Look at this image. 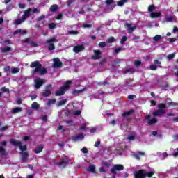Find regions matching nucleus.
Instances as JSON below:
<instances>
[{"label": "nucleus", "instance_id": "obj_1", "mask_svg": "<svg viewBox=\"0 0 178 178\" xmlns=\"http://www.w3.org/2000/svg\"><path fill=\"white\" fill-rule=\"evenodd\" d=\"M30 67H35L31 71V74L33 76H34L36 73H38L39 76H44V74H47V73H48L47 68H42V64L40 63V61L38 60L32 62L30 65Z\"/></svg>", "mask_w": 178, "mask_h": 178}, {"label": "nucleus", "instance_id": "obj_2", "mask_svg": "<svg viewBox=\"0 0 178 178\" xmlns=\"http://www.w3.org/2000/svg\"><path fill=\"white\" fill-rule=\"evenodd\" d=\"M134 175L135 178H145V177L151 178L152 177V176H154V172L152 171L147 172H145V170L141 169L135 172Z\"/></svg>", "mask_w": 178, "mask_h": 178}, {"label": "nucleus", "instance_id": "obj_3", "mask_svg": "<svg viewBox=\"0 0 178 178\" xmlns=\"http://www.w3.org/2000/svg\"><path fill=\"white\" fill-rule=\"evenodd\" d=\"M70 84H72V81L68 80L65 81L64 85L60 88V90L56 92V97H60L64 95L65 92H66V91L70 88Z\"/></svg>", "mask_w": 178, "mask_h": 178}, {"label": "nucleus", "instance_id": "obj_4", "mask_svg": "<svg viewBox=\"0 0 178 178\" xmlns=\"http://www.w3.org/2000/svg\"><path fill=\"white\" fill-rule=\"evenodd\" d=\"M10 144H11V145L13 147H19V149L21 151L20 152H26V150L27 149V145H22L23 142L20 140L17 141L15 139H10Z\"/></svg>", "mask_w": 178, "mask_h": 178}, {"label": "nucleus", "instance_id": "obj_5", "mask_svg": "<svg viewBox=\"0 0 178 178\" xmlns=\"http://www.w3.org/2000/svg\"><path fill=\"white\" fill-rule=\"evenodd\" d=\"M56 41L58 42V39H56V38H50V39H47L44 42V44H49V45L47 47V49H49V51L55 50V44L54 43Z\"/></svg>", "mask_w": 178, "mask_h": 178}, {"label": "nucleus", "instance_id": "obj_6", "mask_svg": "<svg viewBox=\"0 0 178 178\" xmlns=\"http://www.w3.org/2000/svg\"><path fill=\"white\" fill-rule=\"evenodd\" d=\"M124 169V166L122 164H115L111 170L112 175H117L118 172H120Z\"/></svg>", "mask_w": 178, "mask_h": 178}, {"label": "nucleus", "instance_id": "obj_7", "mask_svg": "<svg viewBox=\"0 0 178 178\" xmlns=\"http://www.w3.org/2000/svg\"><path fill=\"white\" fill-rule=\"evenodd\" d=\"M45 88L46 90H44L42 93V97H44V98H47V97H49V95L52 94V85L51 84L47 85L45 87Z\"/></svg>", "mask_w": 178, "mask_h": 178}, {"label": "nucleus", "instance_id": "obj_8", "mask_svg": "<svg viewBox=\"0 0 178 178\" xmlns=\"http://www.w3.org/2000/svg\"><path fill=\"white\" fill-rule=\"evenodd\" d=\"M124 27L126 30L128 31L129 34H133V33L134 32V30L137 29V26H132L131 24H129V23H125Z\"/></svg>", "mask_w": 178, "mask_h": 178}, {"label": "nucleus", "instance_id": "obj_9", "mask_svg": "<svg viewBox=\"0 0 178 178\" xmlns=\"http://www.w3.org/2000/svg\"><path fill=\"white\" fill-rule=\"evenodd\" d=\"M93 52L95 54L91 57V59H92V60H98L101 59V55H102L101 50H94Z\"/></svg>", "mask_w": 178, "mask_h": 178}, {"label": "nucleus", "instance_id": "obj_10", "mask_svg": "<svg viewBox=\"0 0 178 178\" xmlns=\"http://www.w3.org/2000/svg\"><path fill=\"white\" fill-rule=\"evenodd\" d=\"M84 49H86L84 44H76L73 47V52H75V54H79V52L84 51Z\"/></svg>", "mask_w": 178, "mask_h": 178}, {"label": "nucleus", "instance_id": "obj_11", "mask_svg": "<svg viewBox=\"0 0 178 178\" xmlns=\"http://www.w3.org/2000/svg\"><path fill=\"white\" fill-rule=\"evenodd\" d=\"M44 83H45V81H44V79H41V78H38L35 80V88L38 90L41 88L42 86L44 85Z\"/></svg>", "mask_w": 178, "mask_h": 178}, {"label": "nucleus", "instance_id": "obj_12", "mask_svg": "<svg viewBox=\"0 0 178 178\" xmlns=\"http://www.w3.org/2000/svg\"><path fill=\"white\" fill-rule=\"evenodd\" d=\"M19 155H22L21 161L22 163H26L27 161H29V152H20Z\"/></svg>", "mask_w": 178, "mask_h": 178}, {"label": "nucleus", "instance_id": "obj_13", "mask_svg": "<svg viewBox=\"0 0 178 178\" xmlns=\"http://www.w3.org/2000/svg\"><path fill=\"white\" fill-rule=\"evenodd\" d=\"M63 66V63L60 61L59 58H54V64H53V67L54 69H58L59 67H62Z\"/></svg>", "mask_w": 178, "mask_h": 178}, {"label": "nucleus", "instance_id": "obj_14", "mask_svg": "<svg viewBox=\"0 0 178 178\" xmlns=\"http://www.w3.org/2000/svg\"><path fill=\"white\" fill-rule=\"evenodd\" d=\"M166 113V111L165 109H159L156 111L153 112V116H162V115Z\"/></svg>", "mask_w": 178, "mask_h": 178}, {"label": "nucleus", "instance_id": "obj_15", "mask_svg": "<svg viewBox=\"0 0 178 178\" xmlns=\"http://www.w3.org/2000/svg\"><path fill=\"white\" fill-rule=\"evenodd\" d=\"M84 91H87V88H83V89H81L80 90H73L72 92V95H74V97H77V95H79V94H82V92H84Z\"/></svg>", "mask_w": 178, "mask_h": 178}, {"label": "nucleus", "instance_id": "obj_16", "mask_svg": "<svg viewBox=\"0 0 178 178\" xmlns=\"http://www.w3.org/2000/svg\"><path fill=\"white\" fill-rule=\"evenodd\" d=\"M56 165L60 168H66V166L69 165V160L67 159L65 161H62L60 162L57 163Z\"/></svg>", "mask_w": 178, "mask_h": 178}, {"label": "nucleus", "instance_id": "obj_17", "mask_svg": "<svg viewBox=\"0 0 178 178\" xmlns=\"http://www.w3.org/2000/svg\"><path fill=\"white\" fill-rule=\"evenodd\" d=\"M161 16H162L161 12H153L150 13V17L152 19H158V17H161Z\"/></svg>", "mask_w": 178, "mask_h": 178}, {"label": "nucleus", "instance_id": "obj_18", "mask_svg": "<svg viewBox=\"0 0 178 178\" xmlns=\"http://www.w3.org/2000/svg\"><path fill=\"white\" fill-rule=\"evenodd\" d=\"M84 138V134L83 133L76 135L75 137L72 138V141H79V140H83Z\"/></svg>", "mask_w": 178, "mask_h": 178}, {"label": "nucleus", "instance_id": "obj_19", "mask_svg": "<svg viewBox=\"0 0 178 178\" xmlns=\"http://www.w3.org/2000/svg\"><path fill=\"white\" fill-rule=\"evenodd\" d=\"M44 150V146L43 145H39L37 146L36 148L34 149L35 154H40V152H42Z\"/></svg>", "mask_w": 178, "mask_h": 178}, {"label": "nucleus", "instance_id": "obj_20", "mask_svg": "<svg viewBox=\"0 0 178 178\" xmlns=\"http://www.w3.org/2000/svg\"><path fill=\"white\" fill-rule=\"evenodd\" d=\"M10 51H12V47H2L1 49V52H2V54H6V52H10Z\"/></svg>", "mask_w": 178, "mask_h": 178}, {"label": "nucleus", "instance_id": "obj_21", "mask_svg": "<svg viewBox=\"0 0 178 178\" xmlns=\"http://www.w3.org/2000/svg\"><path fill=\"white\" fill-rule=\"evenodd\" d=\"M30 12H31V8H28L26 10L24 11V15H22V17L26 20L27 17L30 16Z\"/></svg>", "mask_w": 178, "mask_h": 178}, {"label": "nucleus", "instance_id": "obj_22", "mask_svg": "<svg viewBox=\"0 0 178 178\" xmlns=\"http://www.w3.org/2000/svg\"><path fill=\"white\" fill-rule=\"evenodd\" d=\"M134 113V110H129V111L124 112L122 114V118H126L127 116H130V115H133Z\"/></svg>", "mask_w": 178, "mask_h": 178}, {"label": "nucleus", "instance_id": "obj_23", "mask_svg": "<svg viewBox=\"0 0 178 178\" xmlns=\"http://www.w3.org/2000/svg\"><path fill=\"white\" fill-rule=\"evenodd\" d=\"M134 113V110H129V111L124 112L122 114V118H126L127 116H130V115H133Z\"/></svg>", "mask_w": 178, "mask_h": 178}, {"label": "nucleus", "instance_id": "obj_24", "mask_svg": "<svg viewBox=\"0 0 178 178\" xmlns=\"http://www.w3.org/2000/svg\"><path fill=\"white\" fill-rule=\"evenodd\" d=\"M158 122V119L156 118H152L148 120L147 124L149 126H152V124H155V123Z\"/></svg>", "mask_w": 178, "mask_h": 178}, {"label": "nucleus", "instance_id": "obj_25", "mask_svg": "<svg viewBox=\"0 0 178 178\" xmlns=\"http://www.w3.org/2000/svg\"><path fill=\"white\" fill-rule=\"evenodd\" d=\"M87 170L88 172H91L92 173H97V172L95 171V166L94 165H89Z\"/></svg>", "mask_w": 178, "mask_h": 178}, {"label": "nucleus", "instance_id": "obj_26", "mask_svg": "<svg viewBox=\"0 0 178 178\" xmlns=\"http://www.w3.org/2000/svg\"><path fill=\"white\" fill-rule=\"evenodd\" d=\"M19 33L26 34L27 31L26 30L22 31V29H17L13 33L14 35H16L17 34H19Z\"/></svg>", "mask_w": 178, "mask_h": 178}, {"label": "nucleus", "instance_id": "obj_27", "mask_svg": "<svg viewBox=\"0 0 178 178\" xmlns=\"http://www.w3.org/2000/svg\"><path fill=\"white\" fill-rule=\"evenodd\" d=\"M155 9H156V7H155V5L152 4V5L149 6L147 10H148V12H149V13H154Z\"/></svg>", "mask_w": 178, "mask_h": 178}, {"label": "nucleus", "instance_id": "obj_28", "mask_svg": "<svg viewBox=\"0 0 178 178\" xmlns=\"http://www.w3.org/2000/svg\"><path fill=\"white\" fill-rule=\"evenodd\" d=\"M58 8V5L53 4V5L51 6V7L49 8V10H50V12H53L54 13V12H56Z\"/></svg>", "mask_w": 178, "mask_h": 178}, {"label": "nucleus", "instance_id": "obj_29", "mask_svg": "<svg viewBox=\"0 0 178 178\" xmlns=\"http://www.w3.org/2000/svg\"><path fill=\"white\" fill-rule=\"evenodd\" d=\"M24 20L25 19L23 17L22 19H15L14 22V24H15V26H18L19 24H22V23H23Z\"/></svg>", "mask_w": 178, "mask_h": 178}, {"label": "nucleus", "instance_id": "obj_30", "mask_svg": "<svg viewBox=\"0 0 178 178\" xmlns=\"http://www.w3.org/2000/svg\"><path fill=\"white\" fill-rule=\"evenodd\" d=\"M31 108L33 109H40V104L38 103H37V102H34L32 104H31Z\"/></svg>", "mask_w": 178, "mask_h": 178}, {"label": "nucleus", "instance_id": "obj_31", "mask_svg": "<svg viewBox=\"0 0 178 178\" xmlns=\"http://www.w3.org/2000/svg\"><path fill=\"white\" fill-rule=\"evenodd\" d=\"M68 34L69 35H77L78 34H80V33L79 31L72 30L68 31Z\"/></svg>", "mask_w": 178, "mask_h": 178}, {"label": "nucleus", "instance_id": "obj_32", "mask_svg": "<svg viewBox=\"0 0 178 178\" xmlns=\"http://www.w3.org/2000/svg\"><path fill=\"white\" fill-rule=\"evenodd\" d=\"M66 102H67V99L60 100L57 102V106H62V105H65Z\"/></svg>", "mask_w": 178, "mask_h": 178}, {"label": "nucleus", "instance_id": "obj_33", "mask_svg": "<svg viewBox=\"0 0 178 178\" xmlns=\"http://www.w3.org/2000/svg\"><path fill=\"white\" fill-rule=\"evenodd\" d=\"M107 44H112L113 42H115V38L113 36H111L106 40Z\"/></svg>", "mask_w": 178, "mask_h": 178}, {"label": "nucleus", "instance_id": "obj_34", "mask_svg": "<svg viewBox=\"0 0 178 178\" xmlns=\"http://www.w3.org/2000/svg\"><path fill=\"white\" fill-rule=\"evenodd\" d=\"M22 111V107H16L12 110V113H19Z\"/></svg>", "mask_w": 178, "mask_h": 178}, {"label": "nucleus", "instance_id": "obj_35", "mask_svg": "<svg viewBox=\"0 0 178 178\" xmlns=\"http://www.w3.org/2000/svg\"><path fill=\"white\" fill-rule=\"evenodd\" d=\"M157 106L159 109H166V104L165 103H160Z\"/></svg>", "mask_w": 178, "mask_h": 178}, {"label": "nucleus", "instance_id": "obj_36", "mask_svg": "<svg viewBox=\"0 0 178 178\" xmlns=\"http://www.w3.org/2000/svg\"><path fill=\"white\" fill-rule=\"evenodd\" d=\"M126 2H127V0H120L118 1L117 5L118 6H123Z\"/></svg>", "mask_w": 178, "mask_h": 178}, {"label": "nucleus", "instance_id": "obj_37", "mask_svg": "<svg viewBox=\"0 0 178 178\" xmlns=\"http://www.w3.org/2000/svg\"><path fill=\"white\" fill-rule=\"evenodd\" d=\"M19 72H20V68H19V67H14L11 70V73L13 74H15L16 73H19Z\"/></svg>", "mask_w": 178, "mask_h": 178}, {"label": "nucleus", "instance_id": "obj_38", "mask_svg": "<svg viewBox=\"0 0 178 178\" xmlns=\"http://www.w3.org/2000/svg\"><path fill=\"white\" fill-rule=\"evenodd\" d=\"M48 105H53L54 104H56V99H50L47 102Z\"/></svg>", "mask_w": 178, "mask_h": 178}, {"label": "nucleus", "instance_id": "obj_39", "mask_svg": "<svg viewBox=\"0 0 178 178\" xmlns=\"http://www.w3.org/2000/svg\"><path fill=\"white\" fill-rule=\"evenodd\" d=\"M162 39V36L161 35H156L153 38V40L155 42L159 41Z\"/></svg>", "mask_w": 178, "mask_h": 178}, {"label": "nucleus", "instance_id": "obj_40", "mask_svg": "<svg viewBox=\"0 0 178 178\" xmlns=\"http://www.w3.org/2000/svg\"><path fill=\"white\" fill-rule=\"evenodd\" d=\"M175 56H176V54L172 53V54H168L167 56V58L168 59V60H170L173 59L175 58Z\"/></svg>", "mask_w": 178, "mask_h": 178}, {"label": "nucleus", "instance_id": "obj_41", "mask_svg": "<svg viewBox=\"0 0 178 178\" xmlns=\"http://www.w3.org/2000/svg\"><path fill=\"white\" fill-rule=\"evenodd\" d=\"M134 66H135V67H140V66H141V61L136 60L134 63Z\"/></svg>", "mask_w": 178, "mask_h": 178}, {"label": "nucleus", "instance_id": "obj_42", "mask_svg": "<svg viewBox=\"0 0 178 178\" xmlns=\"http://www.w3.org/2000/svg\"><path fill=\"white\" fill-rule=\"evenodd\" d=\"M6 149H5V148L2 147L1 146H0V154L1 155H6Z\"/></svg>", "mask_w": 178, "mask_h": 178}, {"label": "nucleus", "instance_id": "obj_43", "mask_svg": "<svg viewBox=\"0 0 178 178\" xmlns=\"http://www.w3.org/2000/svg\"><path fill=\"white\" fill-rule=\"evenodd\" d=\"M99 48H105L106 47V42H100L98 44Z\"/></svg>", "mask_w": 178, "mask_h": 178}, {"label": "nucleus", "instance_id": "obj_44", "mask_svg": "<svg viewBox=\"0 0 178 178\" xmlns=\"http://www.w3.org/2000/svg\"><path fill=\"white\" fill-rule=\"evenodd\" d=\"M49 29H56V24L54 22L50 23L49 24Z\"/></svg>", "mask_w": 178, "mask_h": 178}, {"label": "nucleus", "instance_id": "obj_45", "mask_svg": "<svg viewBox=\"0 0 178 178\" xmlns=\"http://www.w3.org/2000/svg\"><path fill=\"white\" fill-rule=\"evenodd\" d=\"M126 41H127V37L126 35H123L120 40V44H124Z\"/></svg>", "mask_w": 178, "mask_h": 178}, {"label": "nucleus", "instance_id": "obj_46", "mask_svg": "<svg viewBox=\"0 0 178 178\" xmlns=\"http://www.w3.org/2000/svg\"><path fill=\"white\" fill-rule=\"evenodd\" d=\"M124 73H134V69L133 68H129L125 70Z\"/></svg>", "mask_w": 178, "mask_h": 178}, {"label": "nucleus", "instance_id": "obj_47", "mask_svg": "<svg viewBox=\"0 0 178 178\" xmlns=\"http://www.w3.org/2000/svg\"><path fill=\"white\" fill-rule=\"evenodd\" d=\"M8 129H9V126L5 125V126L2 127L1 128H0V131H6V130H8Z\"/></svg>", "mask_w": 178, "mask_h": 178}, {"label": "nucleus", "instance_id": "obj_48", "mask_svg": "<svg viewBox=\"0 0 178 178\" xmlns=\"http://www.w3.org/2000/svg\"><path fill=\"white\" fill-rule=\"evenodd\" d=\"M45 19V15H42L40 17L37 18V22H41V20H44Z\"/></svg>", "mask_w": 178, "mask_h": 178}, {"label": "nucleus", "instance_id": "obj_49", "mask_svg": "<svg viewBox=\"0 0 178 178\" xmlns=\"http://www.w3.org/2000/svg\"><path fill=\"white\" fill-rule=\"evenodd\" d=\"M1 91H2V92H8V94H9V92H10L9 89L6 88V87L1 88Z\"/></svg>", "mask_w": 178, "mask_h": 178}, {"label": "nucleus", "instance_id": "obj_50", "mask_svg": "<svg viewBox=\"0 0 178 178\" xmlns=\"http://www.w3.org/2000/svg\"><path fill=\"white\" fill-rule=\"evenodd\" d=\"M167 105H168V106H175V105L177 106L178 104L177 103H175L173 102H170L167 103Z\"/></svg>", "mask_w": 178, "mask_h": 178}, {"label": "nucleus", "instance_id": "obj_51", "mask_svg": "<svg viewBox=\"0 0 178 178\" xmlns=\"http://www.w3.org/2000/svg\"><path fill=\"white\" fill-rule=\"evenodd\" d=\"M83 29H90L92 27V25L91 24H86L83 25Z\"/></svg>", "mask_w": 178, "mask_h": 178}, {"label": "nucleus", "instance_id": "obj_52", "mask_svg": "<svg viewBox=\"0 0 178 178\" xmlns=\"http://www.w3.org/2000/svg\"><path fill=\"white\" fill-rule=\"evenodd\" d=\"M105 3L108 6L112 5V3H113V0H106Z\"/></svg>", "mask_w": 178, "mask_h": 178}, {"label": "nucleus", "instance_id": "obj_53", "mask_svg": "<svg viewBox=\"0 0 178 178\" xmlns=\"http://www.w3.org/2000/svg\"><path fill=\"white\" fill-rule=\"evenodd\" d=\"M75 116H80L81 115V111L80 110L76 111L74 112Z\"/></svg>", "mask_w": 178, "mask_h": 178}, {"label": "nucleus", "instance_id": "obj_54", "mask_svg": "<svg viewBox=\"0 0 178 178\" xmlns=\"http://www.w3.org/2000/svg\"><path fill=\"white\" fill-rule=\"evenodd\" d=\"M173 19H175L173 17V16H170V17L165 18V21L166 22H173Z\"/></svg>", "mask_w": 178, "mask_h": 178}, {"label": "nucleus", "instance_id": "obj_55", "mask_svg": "<svg viewBox=\"0 0 178 178\" xmlns=\"http://www.w3.org/2000/svg\"><path fill=\"white\" fill-rule=\"evenodd\" d=\"M42 120H43V122H48V116L47 115H42Z\"/></svg>", "mask_w": 178, "mask_h": 178}, {"label": "nucleus", "instance_id": "obj_56", "mask_svg": "<svg viewBox=\"0 0 178 178\" xmlns=\"http://www.w3.org/2000/svg\"><path fill=\"white\" fill-rule=\"evenodd\" d=\"M99 172H101L102 173H105V172H106V170H105V168L104 167H100L99 169Z\"/></svg>", "mask_w": 178, "mask_h": 178}, {"label": "nucleus", "instance_id": "obj_57", "mask_svg": "<svg viewBox=\"0 0 178 178\" xmlns=\"http://www.w3.org/2000/svg\"><path fill=\"white\" fill-rule=\"evenodd\" d=\"M134 98H136V95H129L127 97V99H133Z\"/></svg>", "mask_w": 178, "mask_h": 178}, {"label": "nucleus", "instance_id": "obj_58", "mask_svg": "<svg viewBox=\"0 0 178 178\" xmlns=\"http://www.w3.org/2000/svg\"><path fill=\"white\" fill-rule=\"evenodd\" d=\"M122 47H118V48H116L114 51L115 54H119V52H120V51H122Z\"/></svg>", "mask_w": 178, "mask_h": 178}, {"label": "nucleus", "instance_id": "obj_59", "mask_svg": "<svg viewBox=\"0 0 178 178\" xmlns=\"http://www.w3.org/2000/svg\"><path fill=\"white\" fill-rule=\"evenodd\" d=\"M149 69H150V70H156V67L155 65H151L149 66Z\"/></svg>", "mask_w": 178, "mask_h": 178}, {"label": "nucleus", "instance_id": "obj_60", "mask_svg": "<svg viewBox=\"0 0 178 178\" xmlns=\"http://www.w3.org/2000/svg\"><path fill=\"white\" fill-rule=\"evenodd\" d=\"M83 154H87L88 152V149L86 147H83L81 149Z\"/></svg>", "mask_w": 178, "mask_h": 178}, {"label": "nucleus", "instance_id": "obj_61", "mask_svg": "<svg viewBox=\"0 0 178 178\" xmlns=\"http://www.w3.org/2000/svg\"><path fill=\"white\" fill-rule=\"evenodd\" d=\"M134 157L136 158V159H138V161H140V155L138 154V153L134 154Z\"/></svg>", "mask_w": 178, "mask_h": 178}, {"label": "nucleus", "instance_id": "obj_62", "mask_svg": "<svg viewBox=\"0 0 178 178\" xmlns=\"http://www.w3.org/2000/svg\"><path fill=\"white\" fill-rule=\"evenodd\" d=\"M135 138H136V136H129L127 137V139L130 140L131 141H133V140H134Z\"/></svg>", "mask_w": 178, "mask_h": 178}, {"label": "nucleus", "instance_id": "obj_63", "mask_svg": "<svg viewBox=\"0 0 178 178\" xmlns=\"http://www.w3.org/2000/svg\"><path fill=\"white\" fill-rule=\"evenodd\" d=\"M172 33H177V34H178V28H177V26H174L173 30H172Z\"/></svg>", "mask_w": 178, "mask_h": 178}, {"label": "nucleus", "instance_id": "obj_64", "mask_svg": "<svg viewBox=\"0 0 178 178\" xmlns=\"http://www.w3.org/2000/svg\"><path fill=\"white\" fill-rule=\"evenodd\" d=\"M29 44L31 47H38V44L35 43V42H31Z\"/></svg>", "mask_w": 178, "mask_h": 178}]
</instances>
